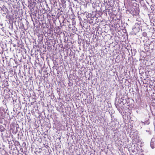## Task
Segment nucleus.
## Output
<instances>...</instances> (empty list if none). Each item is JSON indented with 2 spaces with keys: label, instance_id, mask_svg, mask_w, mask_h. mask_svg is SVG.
Instances as JSON below:
<instances>
[{
  "label": "nucleus",
  "instance_id": "obj_8",
  "mask_svg": "<svg viewBox=\"0 0 155 155\" xmlns=\"http://www.w3.org/2000/svg\"><path fill=\"white\" fill-rule=\"evenodd\" d=\"M143 35L144 36H146L147 35V34L146 32L143 33Z\"/></svg>",
  "mask_w": 155,
  "mask_h": 155
},
{
  "label": "nucleus",
  "instance_id": "obj_9",
  "mask_svg": "<svg viewBox=\"0 0 155 155\" xmlns=\"http://www.w3.org/2000/svg\"><path fill=\"white\" fill-rule=\"evenodd\" d=\"M111 118L112 119V118H113V116H112V115H111Z\"/></svg>",
  "mask_w": 155,
  "mask_h": 155
},
{
  "label": "nucleus",
  "instance_id": "obj_6",
  "mask_svg": "<svg viewBox=\"0 0 155 155\" xmlns=\"http://www.w3.org/2000/svg\"><path fill=\"white\" fill-rule=\"evenodd\" d=\"M115 105L116 107L118 109L120 107V106L118 105V103H117V102L115 101Z\"/></svg>",
  "mask_w": 155,
  "mask_h": 155
},
{
  "label": "nucleus",
  "instance_id": "obj_3",
  "mask_svg": "<svg viewBox=\"0 0 155 155\" xmlns=\"http://www.w3.org/2000/svg\"><path fill=\"white\" fill-rule=\"evenodd\" d=\"M139 12L137 10H134L133 12V15H137L139 14Z\"/></svg>",
  "mask_w": 155,
  "mask_h": 155
},
{
  "label": "nucleus",
  "instance_id": "obj_10",
  "mask_svg": "<svg viewBox=\"0 0 155 155\" xmlns=\"http://www.w3.org/2000/svg\"><path fill=\"white\" fill-rule=\"evenodd\" d=\"M130 128H132V126H130Z\"/></svg>",
  "mask_w": 155,
  "mask_h": 155
},
{
  "label": "nucleus",
  "instance_id": "obj_2",
  "mask_svg": "<svg viewBox=\"0 0 155 155\" xmlns=\"http://www.w3.org/2000/svg\"><path fill=\"white\" fill-rule=\"evenodd\" d=\"M87 19V21L88 23L91 24L92 23H93V19L91 18H89V19Z\"/></svg>",
  "mask_w": 155,
  "mask_h": 155
},
{
  "label": "nucleus",
  "instance_id": "obj_1",
  "mask_svg": "<svg viewBox=\"0 0 155 155\" xmlns=\"http://www.w3.org/2000/svg\"><path fill=\"white\" fill-rule=\"evenodd\" d=\"M150 144V146L152 149L154 148L155 146V138H152Z\"/></svg>",
  "mask_w": 155,
  "mask_h": 155
},
{
  "label": "nucleus",
  "instance_id": "obj_4",
  "mask_svg": "<svg viewBox=\"0 0 155 155\" xmlns=\"http://www.w3.org/2000/svg\"><path fill=\"white\" fill-rule=\"evenodd\" d=\"M5 130L4 127L2 125H0V131L1 132L4 131Z\"/></svg>",
  "mask_w": 155,
  "mask_h": 155
},
{
  "label": "nucleus",
  "instance_id": "obj_11",
  "mask_svg": "<svg viewBox=\"0 0 155 155\" xmlns=\"http://www.w3.org/2000/svg\"><path fill=\"white\" fill-rule=\"evenodd\" d=\"M149 123H148L147 124H149Z\"/></svg>",
  "mask_w": 155,
  "mask_h": 155
},
{
  "label": "nucleus",
  "instance_id": "obj_5",
  "mask_svg": "<svg viewBox=\"0 0 155 155\" xmlns=\"http://www.w3.org/2000/svg\"><path fill=\"white\" fill-rule=\"evenodd\" d=\"M131 50L132 53V54H134V55H135V54H136V50L135 49H133V50L132 49H131Z\"/></svg>",
  "mask_w": 155,
  "mask_h": 155
},
{
  "label": "nucleus",
  "instance_id": "obj_7",
  "mask_svg": "<svg viewBox=\"0 0 155 155\" xmlns=\"http://www.w3.org/2000/svg\"><path fill=\"white\" fill-rule=\"evenodd\" d=\"M123 101H124V99H122V98H121V101L120 102H117V103H118V105L119 106V104H120L121 103V102H123V104H124V103H124V102H123Z\"/></svg>",
  "mask_w": 155,
  "mask_h": 155
}]
</instances>
